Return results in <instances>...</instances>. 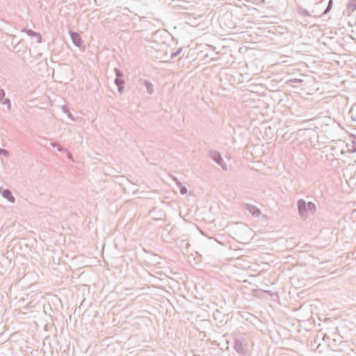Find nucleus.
Masks as SVG:
<instances>
[{
	"instance_id": "nucleus-9",
	"label": "nucleus",
	"mask_w": 356,
	"mask_h": 356,
	"mask_svg": "<svg viewBox=\"0 0 356 356\" xmlns=\"http://www.w3.org/2000/svg\"><path fill=\"white\" fill-rule=\"evenodd\" d=\"M22 31L26 33L27 35H29V36H31L32 38H36L37 42L38 43L42 42V36L39 33L35 32L31 29H23Z\"/></svg>"
},
{
	"instance_id": "nucleus-16",
	"label": "nucleus",
	"mask_w": 356,
	"mask_h": 356,
	"mask_svg": "<svg viewBox=\"0 0 356 356\" xmlns=\"http://www.w3.org/2000/svg\"><path fill=\"white\" fill-rule=\"evenodd\" d=\"M49 145L53 147H57L58 151H59L60 152H62L65 150V149L62 146L58 145L57 143H56V142L50 141Z\"/></svg>"
},
{
	"instance_id": "nucleus-19",
	"label": "nucleus",
	"mask_w": 356,
	"mask_h": 356,
	"mask_svg": "<svg viewBox=\"0 0 356 356\" xmlns=\"http://www.w3.org/2000/svg\"><path fill=\"white\" fill-rule=\"evenodd\" d=\"M182 51V48H179L177 50H176L175 52H172L171 54V56H170V58H176L177 56H178L181 52Z\"/></svg>"
},
{
	"instance_id": "nucleus-14",
	"label": "nucleus",
	"mask_w": 356,
	"mask_h": 356,
	"mask_svg": "<svg viewBox=\"0 0 356 356\" xmlns=\"http://www.w3.org/2000/svg\"><path fill=\"white\" fill-rule=\"evenodd\" d=\"M24 47V40L22 39L16 42L14 46V49H17L18 51H21L22 48Z\"/></svg>"
},
{
	"instance_id": "nucleus-22",
	"label": "nucleus",
	"mask_w": 356,
	"mask_h": 356,
	"mask_svg": "<svg viewBox=\"0 0 356 356\" xmlns=\"http://www.w3.org/2000/svg\"><path fill=\"white\" fill-rule=\"evenodd\" d=\"M180 188V193L182 195L186 194L187 193V188L186 186H181L179 187Z\"/></svg>"
},
{
	"instance_id": "nucleus-7",
	"label": "nucleus",
	"mask_w": 356,
	"mask_h": 356,
	"mask_svg": "<svg viewBox=\"0 0 356 356\" xmlns=\"http://www.w3.org/2000/svg\"><path fill=\"white\" fill-rule=\"evenodd\" d=\"M5 96L4 90L0 88V103L6 106V109H3V111H10L11 109V102L10 99L6 98Z\"/></svg>"
},
{
	"instance_id": "nucleus-23",
	"label": "nucleus",
	"mask_w": 356,
	"mask_h": 356,
	"mask_svg": "<svg viewBox=\"0 0 356 356\" xmlns=\"http://www.w3.org/2000/svg\"><path fill=\"white\" fill-rule=\"evenodd\" d=\"M289 81L291 83H301L302 81L299 79H291Z\"/></svg>"
},
{
	"instance_id": "nucleus-17",
	"label": "nucleus",
	"mask_w": 356,
	"mask_h": 356,
	"mask_svg": "<svg viewBox=\"0 0 356 356\" xmlns=\"http://www.w3.org/2000/svg\"><path fill=\"white\" fill-rule=\"evenodd\" d=\"M301 1L306 6H309L311 4H314V5L318 4V2H315L316 0H301ZM320 2H321V1H320L319 3Z\"/></svg>"
},
{
	"instance_id": "nucleus-18",
	"label": "nucleus",
	"mask_w": 356,
	"mask_h": 356,
	"mask_svg": "<svg viewBox=\"0 0 356 356\" xmlns=\"http://www.w3.org/2000/svg\"><path fill=\"white\" fill-rule=\"evenodd\" d=\"M332 4H333V1L332 0H330L329 2H328V5H327L326 9L323 13V15H325V14L328 13L330 11V10L332 9Z\"/></svg>"
},
{
	"instance_id": "nucleus-21",
	"label": "nucleus",
	"mask_w": 356,
	"mask_h": 356,
	"mask_svg": "<svg viewBox=\"0 0 356 356\" xmlns=\"http://www.w3.org/2000/svg\"><path fill=\"white\" fill-rule=\"evenodd\" d=\"M353 149L350 150L351 152H356V136H354L352 139Z\"/></svg>"
},
{
	"instance_id": "nucleus-26",
	"label": "nucleus",
	"mask_w": 356,
	"mask_h": 356,
	"mask_svg": "<svg viewBox=\"0 0 356 356\" xmlns=\"http://www.w3.org/2000/svg\"><path fill=\"white\" fill-rule=\"evenodd\" d=\"M72 156V154L68 153V158H70Z\"/></svg>"
},
{
	"instance_id": "nucleus-15",
	"label": "nucleus",
	"mask_w": 356,
	"mask_h": 356,
	"mask_svg": "<svg viewBox=\"0 0 356 356\" xmlns=\"http://www.w3.org/2000/svg\"><path fill=\"white\" fill-rule=\"evenodd\" d=\"M62 111H63V113L67 114V115L69 118L73 119L72 115L67 106H65V105L62 106Z\"/></svg>"
},
{
	"instance_id": "nucleus-25",
	"label": "nucleus",
	"mask_w": 356,
	"mask_h": 356,
	"mask_svg": "<svg viewBox=\"0 0 356 356\" xmlns=\"http://www.w3.org/2000/svg\"><path fill=\"white\" fill-rule=\"evenodd\" d=\"M323 350V346L319 343V347L317 350H316L315 351H317L319 353H322Z\"/></svg>"
},
{
	"instance_id": "nucleus-8",
	"label": "nucleus",
	"mask_w": 356,
	"mask_h": 356,
	"mask_svg": "<svg viewBox=\"0 0 356 356\" xmlns=\"http://www.w3.org/2000/svg\"><path fill=\"white\" fill-rule=\"evenodd\" d=\"M0 194L2 195L3 197L6 199L10 202H15V197L12 194V192L10 190L7 188H3V187H0Z\"/></svg>"
},
{
	"instance_id": "nucleus-12",
	"label": "nucleus",
	"mask_w": 356,
	"mask_h": 356,
	"mask_svg": "<svg viewBox=\"0 0 356 356\" xmlns=\"http://www.w3.org/2000/svg\"><path fill=\"white\" fill-rule=\"evenodd\" d=\"M347 10L349 12H354L356 10V0H350L347 4Z\"/></svg>"
},
{
	"instance_id": "nucleus-11",
	"label": "nucleus",
	"mask_w": 356,
	"mask_h": 356,
	"mask_svg": "<svg viewBox=\"0 0 356 356\" xmlns=\"http://www.w3.org/2000/svg\"><path fill=\"white\" fill-rule=\"evenodd\" d=\"M297 12L301 16H304V17H311L312 16V15L309 13V12L308 10L303 8L300 6H297Z\"/></svg>"
},
{
	"instance_id": "nucleus-3",
	"label": "nucleus",
	"mask_w": 356,
	"mask_h": 356,
	"mask_svg": "<svg viewBox=\"0 0 356 356\" xmlns=\"http://www.w3.org/2000/svg\"><path fill=\"white\" fill-rule=\"evenodd\" d=\"M114 72L115 74V79L114 80V83L118 87L119 92L122 93L124 89L125 84L124 80L123 79L124 74L120 69L117 67L114 69Z\"/></svg>"
},
{
	"instance_id": "nucleus-1",
	"label": "nucleus",
	"mask_w": 356,
	"mask_h": 356,
	"mask_svg": "<svg viewBox=\"0 0 356 356\" xmlns=\"http://www.w3.org/2000/svg\"><path fill=\"white\" fill-rule=\"evenodd\" d=\"M297 207L298 213L301 218L306 219L310 213H314L316 209V205L312 202H307L303 199L298 200Z\"/></svg>"
},
{
	"instance_id": "nucleus-13",
	"label": "nucleus",
	"mask_w": 356,
	"mask_h": 356,
	"mask_svg": "<svg viewBox=\"0 0 356 356\" xmlns=\"http://www.w3.org/2000/svg\"><path fill=\"white\" fill-rule=\"evenodd\" d=\"M319 341L317 338L314 339L312 341H311L310 344H309V346H310V348L312 350H316L319 347Z\"/></svg>"
},
{
	"instance_id": "nucleus-24",
	"label": "nucleus",
	"mask_w": 356,
	"mask_h": 356,
	"mask_svg": "<svg viewBox=\"0 0 356 356\" xmlns=\"http://www.w3.org/2000/svg\"><path fill=\"white\" fill-rule=\"evenodd\" d=\"M7 35L10 36V37H12V39H13L12 43L13 44H14V43L16 44V42H17V40H16V38H17L16 35H9V34H7Z\"/></svg>"
},
{
	"instance_id": "nucleus-6",
	"label": "nucleus",
	"mask_w": 356,
	"mask_h": 356,
	"mask_svg": "<svg viewBox=\"0 0 356 356\" xmlns=\"http://www.w3.org/2000/svg\"><path fill=\"white\" fill-rule=\"evenodd\" d=\"M243 208L245 210L248 211L254 217H258L261 215L260 209L254 205L248 203H243Z\"/></svg>"
},
{
	"instance_id": "nucleus-4",
	"label": "nucleus",
	"mask_w": 356,
	"mask_h": 356,
	"mask_svg": "<svg viewBox=\"0 0 356 356\" xmlns=\"http://www.w3.org/2000/svg\"><path fill=\"white\" fill-rule=\"evenodd\" d=\"M69 33L70 35V38L72 39L73 44L76 47H77L80 49H83V50H84L85 46L83 45V41L80 34L76 32L72 31H70Z\"/></svg>"
},
{
	"instance_id": "nucleus-5",
	"label": "nucleus",
	"mask_w": 356,
	"mask_h": 356,
	"mask_svg": "<svg viewBox=\"0 0 356 356\" xmlns=\"http://www.w3.org/2000/svg\"><path fill=\"white\" fill-rule=\"evenodd\" d=\"M234 348L238 353L243 355L246 353V343L243 339L238 338L234 340Z\"/></svg>"
},
{
	"instance_id": "nucleus-2",
	"label": "nucleus",
	"mask_w": 356,
	"mask_h": 356,
	"mask_svg": "<svg viewBox=\"0 0 356 356\" xmlns=\"http://www.w3.org/2000/svg\"><path fill=\"white\" fill-rule=\"evenodd\" d=\"M208 156L218 165H220L224 170H227V166L224 162V160L220 154V153L218 151L210 149L207 152Z\"/></svg>"
},
{
	"instance_id": "nucleus-20",
	"label": "nucleus",
	"mask_w": 356,
	"mask_h": 356,
	"mask_svg": "<svg viewBox=\"0 0 356 356\" xmlns=\"http://www.w3.org/2000/svg\"><path fill=\"white\" fill-rule=\"evenodd\" d=\"M0 155H3L4 156L8 157L10 155V152L7 149L0 148Z\"/></svg>"
},
{
	"instance_id": "nucleus-10",
	"label": "nucleus",
	"mask_w": 356,
	"mask_h": 356,
	"mask_svg": "<svg viewBox=\"0 0 356 356\" xmlns=\"http://www.w3.org/2000/svg\"><path fill=\"white\" fill-rule=\"evenodd\" d=\"M143 85L145 86L147 93L149 95H152L154 92V86L152 83V82H150L148 80H145L143 82Z\"/></svg>"
}]
</instances>
